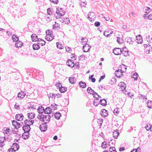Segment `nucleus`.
Masks as SVG:
<instances>
[{"mask_svg": "<svg viewBox=\"0 0 152 152\" xmlns=\"http://www.w3.org/2000/svg\"><path fill=\"white\" fill-rule=\"evenodd\" d=\"M50 16L47 15L45 16L46 20L48 22H50L52 20V18Z\"/></svg>", "mask_w": 152, "mask_h": 152, "instance_id": "nucleus-44", "label": "nucleus"}, {"mask_svg": "<svg viewBox=\"0 0 152 152\" xmlns=\"http://www.w3.org/2000/svg\"><path fill=\"white\" fill-rule=\"evenodd\" d=\"M85 56L84 55H82L79 57V60H84L85 59Z\"/></svg>", "mask_w": 152, "mask_h": 152, "instance_id": "nucleus-55", "label": "nucleus"}, {"mask_svg": "<svg viewBox=\"0 0 152 152\" xmlns=\"http://www.w3.org/2000/svg\"><path fill=\"white\" fill-rule=\"evenodd\" d=\"M52 33L53 32L51 30H47L46 31V35H51L53 34Z\"/></svg>", "mask_w": 152, "mask_h": 152, "instance_id": "nucleus-47", "label": "nucleus"}, {"mask_svg": "<svg viewBox=\"0 0 152 152\" xmlns=\"http://www.w3.org/2000/svg\"><path fill=\"white\" fill-rule=\"evenodd\" d=\"M12 40L14 42H17L18 41L19 38L17 35L13 34L12 35Z\"/></svg>", "mask_w": 152, "mask_h": 152, "instance_id": "nucleus-36", "label": "nucleus"}, {"mask_svg": "<svg viewBox=\"0 0 152 152\" xmlns=\"http://www.w3.org/2000/svg\"><path fill=\"white\" fill-rule=\"evenodd\" d=\"M66 88H65L64 87H61V88H59V91L61 92V93H64L66 91Z\"/></svg>", "mask_w": 152, "mask_h": 152, "instance_id": "nucleus-43", "label": "nucleus"}, {"mask_svg": "<svg viewBox=\"0 0 152 152\" xmlns=\"http://www.w3.org/2000/svg\"><path fill=\"white\" fill-rule=\"evenodd\" d=\"M16 151L11 148L8 149V152H15Z\"/></svg>", "mask_w": 152, "mask_h": 152, "instance_id": "nucleus-63", "label": "nucleus"}, {"mask_svg": "<svg viewBox=\"0 0 152 152\" xmlns=\"http://www.w3.org/2000/svg\"><path fill=\"white\" fill-rule=\"evenodd\" d=\"M147 107L149 108H152V101L148 100L147 102Z\"/></svg>", "mask_w": 152, "mask_h": 152, "instance_id": "nucleus-40", "label": "nucleus"}, {"mask_svg": "<svg viewBox=\"0 0 152 152\" xmlns=\"http://www.w3.org/2000/svg\"><path fill=\"white\" fill-rule=\"evenodd\" d=\"M145 128L147 130H149L150 129L152 131V125L151 126L150 125H147Z\"/></svg>", "mask_w": 152, "mask_h": 152, "instance_id": "nucleus-48", "label": "nucleus"}, {"mask_svg": "<svg viewBox=\"0 0 152 152\" xmlns=\"http://www.w3.org/2000/svg\"><path fill=\"white\" fill-rule=\"evenodd\" d=\"M88 18L91 21H94L96 18V15L95 14L94 12H89L88 14Z\"/></svg>", "mask_w": 152, "mask_h": 152, "instance_id": "nucleus-3", "label": "nucleus"}, {"mask_svg": "<svg viewBox=\"0 0 152 152\" xmlns=\"http://www.w3.org/2000/svg\"><path fill=\"white\" fill-rule=\"evenodd\" d=\"M48 96L49 98H51L55 99L56 97L55 95L54 94L50 93L48 94Z\"/></svg>", "mask_w": 152, "mask_h": 152, "instance_id": "nucleus-50", "label": "nucleus"}, {"mask_svg": "<svg viewBox=\"0 0 152 152\" xmlns=\"http://www.w3.org/2000/svg\"><path fill=\"white\" fill-rule=\"evenodd\" d=\"M23 129L25 132H29L30 130V127L29 125H25L23 127Z\"/></svg>", "mask_w": 152, "mask_h": 152, "instance_id": "nucleus-13", "label": "nucleus"}, {"mask_svg": "<svg viewBox=\"0 0 152 152\" xmlns=\"http://www.w3.org/2000/svg\"><path fill=\"white\" fill-rule=\"evenodd\" d=\"M140 149L139 147H138L137 149H134L132 150L131 152H137L138 151H139Z\"/></svg>", "mask_w": 152, "mask_h": 152, "instance_id": "nucleus-59", "label": "nucleus"}, {"mask_svg": "<svg viewBox=\"0 0 152 152\" xmlns=\"http://www.w3.org/2000/svg\"><path fill=\"white\" fill-rule=\"evenodd\" d=\"M51 112V109L50 107H47L44 109V112L46 114H49Z\"/></svg>", "mask_w": 152, "mask_h": 152, "instance_id": "nucleus-31", "label": "nucleus"}, {"mask_svg": "<svg viewBox=\"0 0 152 152\" xmlns=\"http://www.w3.org/2000/svg\"><path fill=\"white\" fill-rule=\"evenodd\" d=\"M117 131H115L113 132V136L115 139H117L118 137V136L119 134V133L118 132V130H117Z\"/></svg>", "mask_w": 152, "mask_h": 152, "instance_id": "nucleus-26", "label": "nucleus"}, {"mask_svg": "<svg viewBox=\"0 0 152 152\" xmlns=\"http://www.w3.org/2000/svg\"><path fill=\"white\" fill-rule=\"evenodd\" d=\"M148 18L149 19L152 20V14H150L148 16Z\"/></svg>", "mask_w": 152, "mask_h": 152, "instance_id": "nucleus-64", "label": "nucleus"}, {"mask_svg": "<svg viewBox=\"0 0 152 152\" xmlns=\"http://www.w3.org/2000/svg\"><path fill=\"white\" fill-rule=\"evenodd\" d=\"M53 37V34L51 35H47L46 36L45 39L48 41H50L52 40Z\"/></svg>", "mask_w": 152, "mask_h": 152, "instance_id": "nucleus-23", "label": "nucleus"}, {"mask_svg": "<svg viewBox=\"0 0 152 152\" xmlns=\"http://www.w3.org/2000/svg\"><path fill=\"white\" fill-rule=\"evenodd\" d=\"M37 79L41 81L44 79V76L43 73L42 72H39V74L37 75L36 77Z\"/></svg>", "mask_w": 152, "mask_h": 152, "instance_id": "nucleus-11", "label": "nucleus"}, {"mask_svg": "<svg viewBox=\"0 0 152 152\" xmlns=\"http://www.w3.org/2000/svg\"><path fill=\"white\" fill-rule=\"evenodd\" d=\"M70 83L73 84H74L76 82V79L74 77H70L69 79Z\"/></svg>", "mask_w": 152, "mask_h": 152, "instance_id": "nucleus-34", "label": "nucleus"}, {"mask_svg": "<svg viewBox=\"0 0 152 152\" xmlns=\"http://www.w3.org/2000/svg\"><path fill=\"white\" fill-rule=\"evenodd\" d=\"M107 143L106 142H104L102 143V147L103 148H106L107 147Z\"/></svg>", "mask_w": 152, "mask_h": 152, "instance_id": "nucleus-54", "label": "nucleus"}, {"mask_svg": "<svg viewBox=\"0 0 152 152\" xmlns=\"http://www.w3.org/2000/svg\"><path fill=\"white\" fill-rule=\"evenodd\" d=\"M99 103L98 101H97V100H94L93 102V104L95 106H97L99 104Z\"/></svg>", "mask_w": 152, "mask_h": 152, "instance_id": "nucleus-57", "label": "nucleus"}, {"mask_svg": "<svg viewBox=\"0 0 152 152\" xmlns=\"http://www.w3.org/2000/svg\"><path fill=\"white\" fill-rule=\"evenodd\" d=\"M66 64L67 65L72 67H73L75 66L74 62L72 60H68L66 62Z\"/></svg>", "mask_w": 152, "mask_h": 152, "instance_id": "nucleus-18", "label": "nucleus"}, {"mask_svg": "<svg viewBox=\"0 0 152 152\" xmlns=\"http://www.w3.org/2000/svg\"><path fill=\"white\" fill-rule=\"evenodd\" d=\"M17 103H16L14 105V108L17 110H19L20 109V107L19 105H17Z\"/></svg>", "mask_w": 152, "mask_h": 152, "instance_id": "nucleus-60", "label": "nucleus"}, {"mask_svg": "<svg viewBox=\"0 0 152 152\" xmlns=\"http://www.w3.org/2000/svg\"><path fill=\"white\" fill-rule=\"evenodd\" d=\"M38 118L40 121L42 122H45L46 124L49 122L50 119V116L49 115H41L38 117Z\"/></svg>", "mask_w": 152, "mask_h": 152, "instance_id": "nucleus-2", "label": "nucleus"}, {"mask_svg": "<svg viewBox=\"0 0 152 152\" xmlns=\"http://www.w3.org/2000/svg\"><path fill=\"white\" fill-rule=\"evenodd\" d=\"M37 43L38 45H41L42 46L45 45V42L42 39L39 38L37 40Z\"/></svg>", "mask_w": 152, "mask_h": 152, "instance_id": "nucleus-22", "label": "nucleus"}, {"mask_svg": "<svg viewBox=\"0 0 152 152\" xmlns=\"http://www.w3.org/2000/svg\"><path fill=\"white\" fill-rule=\"evenodd\" d=\"M61 21V20H60ZM62 22H65L66 24H68L69 23L70 21L69 19V18H66V19H64V20H62L61 21Z\"/></svg>", "mask_w": 152, "mask_h": 152, "instance_id": "nucleus-45", "label": "nucleus"}, {"mask_svg": "<svg viewBox=\"0 0 152 152\" xmlns=\"http://www.w3.org/2000/svg\"><path fill=\"white\" fill-rule=\"evenodd\" d=\"M124 94L126 95L127 94V95H128L131 98L133 96V94L130 92H127L126 91H125V92H124Z\"/></svg>", "mask_w": 152, "mask_h": 152, "instance_id": "nucleus-53", "label": "nucleus"}, {"mask_svg": "<svg viewBox=\"0 0 152 152\" xmlns=\"http://www.w3.org/2000/svg\"><path fill=\"white\" fill-rule=\"evenodd\" d=\"M29 133L28 132H24L22 134V137L24 139L26 140L29 137L28 134Z\"/></svg>", "mask_w": 152, "mask_h": 152, "instance_id": "nucleus-32", "label": "nucleus"}, {"mask_svg": "<svg viewBox=\"0 0 152 152\" xmlns=\"http://www.w3.org/2000/svg\"><path fill=\"white\" fill-rule=\"evenodd\" d=\"M2 131L3 133L5 135L6 134L7 135L9 136L10 135V133L11 132V130L9 128L5 127L3 128L2 130Z\"/></svg>", "mask_w": 152, "mask_h": 152, "instance_id": "nucleus-5", "label": "nucleus"}, {"mask_svg": "<svg viewBox=\"0 0 152 152\" xmlns=\"http://www.w3.org/2000/svg\"><path fill=\"white\" fill-rule=\"evenodd\" d=\"M136 40L138 44H141L142 43V38L140 35H138L136 37Z\"/></svg>", "mask_w": 152, "mask_h": 152, "instance_id": "nucleus-15", "label": "nucleus"}, {"mask_svg": "<svg viewBox=\"0 0 152 152\" xmlns=\"http://www.w3.org/2000/svg\"><path fill=\"white\" fill-rule=\"evenodd\" d=\"M146 39L149 43L152 42V34H148L147 37Z\"/></svg>", "mask_w": 152, "mask_h": 152, "instance_id": "nucleus-29", "label": "nucleus"}, {"mask_svg": "<svg viewBox=\"0 0 152 152\" xmlns=\"http://www.w3.org/2000/svg\"><path fill=\"white\" fill-rule=\"evenodd\" d=\"M47 13L48 15H51L52 14V12L51 11L50 8H49L47 9Z\"/></svg>", "mask_w": 152, "mask_h": 152, "instance_id": "nucleus-56", "label": "nucleus"}, {"mask_svg": "<svg viewBox=\"0 0 152 152\" xmlns=\"http://www.w3.org/2000/svg\"><path fill=\"white\" fill-rule=\"evenodd\" d=\"M113 33V30L111 29H107L104 32V34L106 37H109Z\"/></svg>", "mask_w": 152, "mask_h": 152, "instance_id": "nucleus-9", "label": "nucleus"}, {"mask_svg": "<svg viewBox=\"0 0 152 152\" xmlns=\"http://www.w3.org/2000/svg\"><path fill=\"white\" fill-rule=\"evenodd\" d=\"M113 52L115 55H118L121 54L122 50L119 48H116L113 50Z\"/></svg>", "mask_w": 152, "mask_h": 152, "instance_id": "nucleus-8", "label": "nucleus"}, {"mask_svg": "<svg viewBox=\"0 0 152 152\" xmlns=\"http://www.w3.org/2000/svg\"><path fill=\"white\" fill-rule=\"evenodd\" d=\"M94 25L95 26L98 27L100 25V23L99 22L96 21L94 23Z\"/></svg>", "mask_w": 152, "mask_h": 152, "instance_id": "nucleus-62", "label": "nucleus"}, {"mask_svg": "<svg viewBox=\"0 0 152 152\" xmlns=\"http://www.w3.org/2000/svg\"><path fill=\"white\" fill-rule=\"evenodd\" d=\"M12 124L13 126H14L15 129H18L20 126V124L17 121L13 120L12 121Z\"/></svg>", "mask_w": 152, "mask_h": 152, "instance_id": "nucleus-12", "label": "nucleus"}, {"mask_svg": "<svg viewBox=\"0 0 152 152\" xmlns=\"http://www.w3.org/2000/svg\"><path fill=\"white\" fill-rule=\"evenodd\" d=\"M35 116V114L33 113H28V117L30 120L33 119Z\"/></svg>", "mask_w": 152, "mask_h": 152, "instance_id": "nucleus-33", "label": "nucleus"}, {"mask_svg": "<svg viewBox=\"0 0 152 152\" xmlns=\"http://www.w3.org/2000/svg\"><path fill=\"white\" fill-rule=\"evenodd\" d=\"M33 49L34 50H37L39 49L40 47L38 44H34L33 45Z\"/></svg>", "mask_w": 152, "mask_h": 152, "instance_id": "nucleus-38", "label": "nucleus"}, {"mask_svg": "<svg viewBox=\"0 0 152 152\" xmlns=\"http://www.w3.org/2000/svg\"><path fill=\"white\" fill-rule=\"evenodd\" d=\"M46 124V123H44L40 125L39 126V129L41 131L45 132L47 129V126Z\"/></svg>", "mask_w": 152, "mask_h": 152, "instance_id": "nucleus-6", "label": "nucleus"}, {"mask_svg": "<svg viewBox=\"0 0 152 152\" xmlns=\"http://www.w3.org/2000/svg\"><path fill=\"white\" fill-rule=\"evenodd\" d=\"M129 51L128 50L122 51L121 53L125 56H127L129 55Z\"/></svg>", "mask_w": 152, "mask_h": 152, "instance_id": "nucleus-39", "label": "nucleus"}, {"mask_svg": "<svg viewBox=\"0 0 152 152\" xmlns=\"http://www.w3.org/2000/svg\"><path fill=\"white\" fill-rule=\"evenodd\" d=\"M87 92L91 94H93L94 91V90H92L91 87H88V88L87 89Z\"/></svg>", "mask_w": 152, "mask_h": 152, "instance_id": "nucleus-41", "label": "nucleus"}, {"mask_svg": "<svg viewBox=\"0 0 152 152\" xmlns=\"http://www.w3.org/2000/svg\"><path fill=\"white\" fill-rule=\"evenodd\" d=\"M1 140H4L3 141L1 140V147H2L5 145L4 142V141H5V140H6L5 137H4L3 139V137H2Z\"/></svg>", "mask_w": 152, "mask_h": 152, "instance_id": "nucleus-42", "label": "nucleus"}, {"mask_svg": "<svg viewBox=\"0 0 152 152\" xmlns=\"http://www.w3.org/2000/svg\"><path fill=\"white\" fill-rule=\"evenodd\" d=\"M100 114L102 116L105 117L108 115L107 111L104 109H103L100 113Z\"/></svg>", "mask_w": 152, "mask_h": 152, "instance_id": "nucleus-21", "label": "nucleus"}, {"mask_svg": "<svg viewBox=\"0 0 152 152\" xmlns=\"http://www.w3.org/2000/svg\"><path fill=\"white\" fill-rule=\"evenodd\" d=\"M66 51L67 52H70L72 51L71 48L69 47H66Z\"/></svg>", "mask_w": 152, "mask_h": 152, "instance_id": "nucleus-61", "label": "nucleus"}, {"mask_svg": "<svg viewBox=\"0 0 152 152\" xmlns=\"http://www.w3.org/2000/svg\"><path fill=\"white\" fill-rule=\"evenodd\" d=\"M23 44V43L20 41H17L15 44V46L17 48L21 47Z\"/></svg>", "mask_w": 152, "mask_h": 152, "instance_id": "nucleus-30", "label": "nucleus"}, {"mask_svg": "<svg viewBox=\"0 0 152 152\" xmlns=\"http://www.w3.org/2000/svg\"><path fill=\"white\" fill-rule=\"evenodd\" d=\"M26 93L21 91V92L18 93V97L20 98L21 99H22L24 98L25 96L26 95Z\"/></svg>", "mask_w": 152, "mask_h": 152, "instance_id": "nucleus-17", "label": "nucleus"}, {"mask_svg": "<svg viewBox=\"0 0 152 152\" xmlns=\"http://www.w3.org/2000/svg\"><path fill=\"white\" fill-rule=\"evenodd\" d=\"M54 116L56 119L59 120L61 116V114L59 112H57L55 114Z\"/></svg>", "mask_w": 152, "mask_h": 152, "instance_id": "nucleus-37", "label": "nucleus"}, {"mask_svg": "<svg viewBox=\"0 0 152 152\" xmlns=\"http://www.w3.org/2000/svg\"><path fill=\"white\" fill-rule=\"evenodd\" d=\"M150 10L151 9L149 7H146L145 13L146 14L143 15V17L145 19H146L147 18V17H148V14L150 13Z\"/></svg>", "mask_w": 152, "mask_h": 152, "instance_id": "nucleus-16", "label": "nucleus"}, {"mask_svg": "<svg viewBox=\"0 0 152 152\" xmlns=\"http://www.w3.org/2000/svg\"><path fill=\"white\" fill-rule=\"evenodd\" d=\"M37 110L38 112L40 114H42L44 112V107L41 106L39 107Z\"/></svg>", "mask_w": 152, "mask_h": 152, "instance_id": "nucleus-25", "label": "nucleus"}, {"mask_svg": "<svg viewBox=\"0 0 152 152\" xmlns=\"http://www.w3.org/2000/svg\"><path fill=\"white\" fill-rule=\"evenodd\" d=\"M56 44L58 48H59L60 49H62L64 48L63 46H62L61 44L59 43L58 42L56 43Z\"/></svg>", "mask_w": 152, "mask_h": 152, "instance_id": "nucleus-51", "label": "nucleus"}, {"mask_svg": "<svg viewBox=\"0 0 152 152\" xmlns=\"http://www.w3.org/2000/svg\"><path fill=\"white\" fill-rule=\"evenodd\" d=\"M123 72L121 69H118L115 71V74L117 77H120L123 76Z\"/></svg>", "mask_w": 152, "mask_h": 152, "instance_id": "nucleus-4", "label": "nucleus"}, {"mask_svg": "<svg viewBox=\"0 0 152 152\" xmlns=\"http://www.w3.org/2000/svg\"><path fill=\"white\" fill-rule=\"evenodd\" d=\"M79 85L80 87L82 88H85L86 86V83L82 81H80L79 83Z\"/></svg>", "mask_w": 152, "mask_h": 152, "instance_id": "nucleus-28", "label": "nucleus"}, {"mask_svg": "<svg viewBox=\"0 0 152 152\" xmlns=\"http://www.w3.org/2000/svg\"><path fill=\"white\" fill-rule=\"evenodd\" d=\"M31 37L32 41H37L39 39L38 38L37 36L34 34H32L31 36Z\"/></svg>", "mask_w": 152, "mask_h": 152, "instance_id": "nucleus-20", "label": "nucleus"}, {"mask_svg": "<svg viewBox=\"0 0 152 152\" xmlns=\"http://www.w3.org/2000/svg\"><path fill=\"white\" fill-rule=\"evenodd\" d=\"M88 40L87 38H82L81 39V44L83 45H85L86 44H88L87 42H88Z\"/></svg>", "mask_w": 152, "mask_h": 152, "instance_id": "nucleus-24", "label": "nucleus"}, {"mask_svg": "<svg viewBox=\"0 0 152 152\" xmlns=\"http://www.w3.org/2000/svg\"><path fill=\"white\" fill-rule=\"evenodd\" d=\"M117 42L120 44L122 43L123 42L122 39L121 37H117Z\"/></svg>", "mask_w": 152, "mask_h": 152, "instance_id": "nucleus-46", "label": "nucleus"}, {"mask_svg": "<svg viewBox=\"0 0 152 152\" xmlns=\"http://www.w3.org/2000/svg\"><path fill=\"white\" fill-rule=\"evenodd\" d=\"M65 12L62 11V9L59 8H57L56 13L54 15L57 19L60 18V17L64 15Z\"/></svg>", "mask_w": 152, "mask_h": 152, "instance_id": "nucleus-1", "label": "nucleus"}, {"mask_svg": "<svg viewBox=\"0 0 152 152\" xmlns=\"http://www.w3.org/2000/svg\"><path fill=\"white\" fill-rule=\"evenodd\" d=\"M120 87V89L122 91L124 90L126 88V85L125 83L123 82H121L118 84Z\"/></svg>", "mask_w": 152, "mask_h": 152, "instance_id": "nucleus-7", "label": "nucleus"}, {"mask_svg": "<svg viewBox=\"0 0 152 152\" xmlns=\"http://www.w3.org/2000/svg\"><path fill=\"white\" fill-rule=\"evenodd\" d=\"M16 120L22 121L23 119V116L22 114H18L15 117Z\"/></svg>", "mask_w": 152, "mask_h": 152, "instance_id": "nucleus-14", "label": "nucleus"}, {"mask_svg": "<svg viewBox=\"0 0 152 152\" xmlns=\"http://www.w3.org/2000/svg\"><path fill=\"white\" fill-rule=\"evenodd\" d=\"M60 25L58 23H57L56 22H55V24L53 26V28L56 30H58L60 28Z\"/></svg>", "mask_w": 152, "mask_h": 152, "instance_id": "nucleus-27", "label": "nucleus"}, {"mask_svg": "<svg viewBox=\"0 0 152 152\" xmlns=\"http://www.w3.org/2000/svg\"><path fill=\"white\" fill-rule=\"evenodd\" d=\"M138 74L136 73H134L132 75V77L134 78L135 80H136L137 79Z\"/></svg>", "mask_w": 152, "mask_h": 152, "instance_id": "nucleus-49", "label": "nucleus"}, {"mask_svg": "<svg viewBox=\"0 0 152 152\" xmlns=\"http://www.w3.org/2000/svg\"><path fill=\"white\" fill-rule=\"evenodd\" d=\"M11 148L16 151L18 150L19 146L18 144L15 143L12 144Z\"/></svg>", "mask_w": 152, "mask_h": 152, "instance_id": "nucleus-19", "label": "nucleus"}, {"mask_svg": "<svg viewBox=\"0 0 152 152\" xmlns=\"http://www.w3.org/2000/svg\"><path fill=\"white\" fill-rule=\"evenodd\" d=\"M91 46L88 44H86L83 46V49L84 52H88L91 48Z\"/></svg>", "mask_w": 152, "mask_h": 152, "instance_id": "nucleus-10", "label": "nucleus"}, {"mask_svg": "<svg viewBox=\"0 0 152 152\" xmlns=\"http://www.w3.org/2000/svg\"><path fill=\"white\" fill-rule=\"evenodd\" d=\"M99 103L103 106H105L106 104L107 101L105 99H103L100 100Z\"/></svg>", "mask_w": 152, "mask_h": 152, "instance_id": "nucleus-35", "label": "nucleus"}, {"mask_svg": "<svg viewBox=\"0 0 152 152\" xmlns=\"http://www.w3.org/2000/svg\"><path fill=\"white\" fill-rule=\"evenodd\" d=\"M119 109L118 108H115L114 111L113 113L114 114L116 115H117L119 113V111H118V109Z\"/></svg>", "mask_w": 152, "mask_h": 152, "instance_id": "nucleus-52", "label": "nucleus"}, {"mask_svg": "<svg viewBox=\"0 0 152 152\" xmlns=\"http://www.w3.org/2000/svg\"><path fill=\"white\" fill-rule=\"evenodd\" d=\"M115 150V148L114 147H112L110 148L109 151L110 152H114Z\"/></svg>", "mask_w": 152, "mask_h": 152, "instance_id": "nucleus-58", "label": "nucleus"}]
</instances>
